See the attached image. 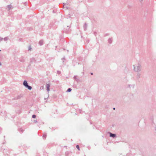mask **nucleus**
I'll use <instances>...</instances> for the list:
<instances>
[{"instance_id": "f257e3e1", "label": "nucleus", "mask_w": 156, "mask_h": 156, "mask_svg": "<svg viewBox=\"0 0 156 156\" xmlns=\"http://www.w3.org/2000/svg\"><path fill=\"white\" fill-rule=\"evenodd\" d=\"M134 70L137 73H139L141 70L142 66L141 64L138 63L136 66V68L135 67V66L133 65Z\"/></svg>"}, {"instance_id": "f03ea898", "label": "nucleus", "mask_w": 156, "mask_h": 156, "mask_svg": "<svg viewBox=\"0 0 156 156\" xmlns=\"http://www.w3.org/2000/svg\"><path fill=\"white\" fill-rule=\"evenodd\" d=\"M23 85L28 90H30L32 89V87L28 85L27 81L25 80L23 82Z\"/></svg>"}, {"instance_id": "7ed1b4c3", "label": "nucleus", "mask_w": 156, "mask_h": 156, "mask_svg": "<svg viewBox=\"0 0 156 156\" xmlns=\"http://www.w3.org/2000/svg\"><path fill=\"white\" fill-rule=\"evenodd\" d=\"M108 133L109 134V136L114 138L116 136V135L115 134L112 133L110 132H108Z\"/></svg>"}, {"instance_id": "20e7f679", "label": "nucleus", "mask_w": 156, "mask_h": 156, "mask_svg": "<svg viewBox=\"0 0 156 156\" xmlns=\"http://www.w3.org/2000/svg\"><path fill=\"white\" fill-rule=\"evenodd\" d=\"M47 90L48 91L50 90L49 87H50V84H47L46 85Z\"/></svg>"}, {"instance_id": "39448f33", "label": "nucleus", "mask_w": 156, "mask_h": 156, "mask_svg": "<svg viewBox=\"0 0 156 156\" xmlns=\"http://www.w3.org/2000/svg\"><path fill=\"white\" fill-rule=\"evenodd\" d=\"M30 62L32 63L33 62H35L36 60L34 58H32L30 59Z\"/></svg>"}, {"instance_id": "423d86ee", "label": "nucleus", "mask_w": 156, "mask_h": 156, "mask_svg": "<svg viewBox=\"0 0 156 156\" xmlns=\"http://www.w3.org/2000/svg\"><path fill=\"white\" fill-rule=\"evenodd\" d=\"M87 24L86 23H85L83 27L84 30L85 31L87 30Z\"/></svg>"}, {"instance_id": "0eeeda50", "label": "nucleus", "mask_w": 156, "mask_h": 156, "mask_svg": "<svg viewBox=\"0 0 156 156\" xmlns=\"http://www.w3.org/2000/svg\"><path fill=\"white\" fill-rule=\"evenodd\" d=\"M141 74L139 73H138L136 75V78L139 79L140 77Z\"/></svg>"}, {"instance_id": "6e6552de", "label": "nucleus", "mask_w": 156, "mask_h": 156, "mask_svg": "<svg viewBox=\"0 0 156 156\" xmlns=\"http://www.w3.org/2000/svg\"><path fill=\"white\" fill-rule=\"evenodd\" d=\"M108 41L109 43L110 44H111L112 42V38H109L108 39Z\"/></svg>"}, {"instance_id": "1a4fd4ad", "label": "nucleus", "mask_w": 156, "mask_h": 156, "mask_svg": "<svg viewBox=\"0 0 156 156\" xmlns=\"http://www.w3.org/2000/svg\"><path fill=\"white\" fill-rule=\"evenodd\" d=\"M22 97V96L21 95H18L15 98V99H19L20 98Z\"/></svg>"}, {"instance_id": "9d476101", "label": "nucleus", "mask_w": 156, "mask_h": 156, "mask_svg": "<svg viewBox=\"0 0 156 156\" xmlns=\"http://www.w3.org/2000/svg\"><path fill=\"white\" fill-rule=\"evenodd\" d=\"M43 41L42 40H41L39 41V43L40 45H42L43 44Z\"/></svg>"}, {"instance_id": "9b49d317", "label": "nucleus", "mask_w": 156, "mask_h": 156, "mask_svg": "<svg viewBox=\"0 0 156 156\" xmlns=\"http://www.w3.org/2000/svg\"><path fill=\"white\" fill-rule=\"evenodd\" d=\"M72 153L71 152H66V155H70Z\"/></svg>"}, {"instance_id": "f8f14e48", "label": "nucleus", "mask_w": 156, "mask_h": 156, "mask_svg": "<svg viewBox=\"0 0 156 156\" xmlns=\"http://www.w3.org/2000/svg\"><path fill=\"white\" fill-rule=\"evenodd\" d=\"M12 5H8L7 6V8L9 10H10L11 8Z\"/></svg>"}, {"instance_id": "ddd939ff", "label": "nucleus", "mask_w": 156, "mask_h": 156, "mask_svg": "<svg viewBox=\"0 0 156 156\" xmlns=\"http://www.w3.org/2000/svg\"><path fill=\"white\" fill-rule=\"evenodd\" d=\"M47 135L46 134H44L43 136V138L44 139H45Z\"/></svg>"}, {"instance_id": "4468645a", "label": "nucleus", "mask_w": 156, "mask_h": 156, "mask_svg": "<svg viewBox=\"0 0 156 156\" xmlns=\"http://www.w3.org/2000/svg\"><path fill=\"white\" fill-rule=\"evenodd\" d=\"M19 131L21 133H22L23 131V130L22 128H20Z\"/></svg>"}, {"instance_id": "2eb2a0df", "label": "nucleus", "mask_w": 156, "mask_h": 156, "mask_svg": "<svg viewBox=\"0 0 156 156\" xmlns=\"http://www.w3.org/2000/svg\"><path fill=\"white\" fill-rule=\"evenodd\" d=\"M72 89L70 88H69L67 90V92H69L71 91Z\"/></svg>"}, {"instance_id": "dca6fc26", "label": "nucleus", "mask_w": 156, "mask_h": 156, "mask_svg": "<svg viewBox=\"0 0 156 156\" xmlns=\"http://www.w3.org/2000/svg\"><path fill=\"white\" fill-rule=\"evenodd\" d=\"M9 38L7 37H5L4 38V40L5 41H7L8 39Z\"/></svg>"}, {"instance_id": "f3484780", "label": "nucleus", "mask_w": 156, "mask_h": 156, "mask_svg": "<svg viewBox=\"0 0 156 156\" xmlns=\"http://www.w3.org/2000/svg\"><path fill=\"white\" fill-rule=\"evenodd\" d=\"M128 87H130V86H132L133 87V88H134V86H135V85H130L129 84L128 85Z\"/></svg>"}, {"instance_id": "a211bd4d", "label": "nucleus", "mask_w": 156, "mask_h": 156, "mask_svg": "<svg viewBox=\"0 0 156 156\" xmlns=\"http://www.w3.org/2000/svg\"><path fill=\"white\" fill-rule=\"evenodd\" d=\"M76 147L79 151L80 150V147L79 145H77L76 146Z\"/></svg>"}, {"instance_id": "6ab92c4d", "label": "nucleus", "mask_w": 156, "mask_h": 156, "mask_svg": "<svg viewBox=\"0 0 156 156\" xmlns=\"http://www.w3.org/2000/svg\"><path fill=\"white\" fill-rule=\"evenodd\" d=\"M36 117V115H32V117L33 118H35Z\"/></svg>"}, {"instance_id": "aec40b11", "label": "nucleus", "mask_w": 156, "mask_h": 156, "mask_svg": "<svg viewBox=\"0 0 156 156\" xmlns=\"http://www.w3.org/2000/svg\"><path fill=\"white\" fill-rule=\"evenodd\" d=\"M57 73L58 74H59L61 73V72L60 71H57Z\"/></svg>"}, {"instance_id": "412c9836", "label": "nucleus", "mask_w": 156, "mask_h": 156, "mask_svg": "<svg viewBox=\"0 0 156 156\" xmlns=\"http://www.w3.org/2000/svg\"><path fill=\"white\" fill-rule=\"evenodd\" d=\"M74 79H75V80H76V79H77V78H76V76H74Z\"/></svg>"}, {"instance_id": "4be33fe9", "label": "nucleus", "mask_w": 156, "mask_h": 156, "mask_svg": "<svg viewBox=\"0 0 156 156\" xmlns=\"http://www.w3.org/2000/svg\"><path fill=\"white\" fill-rule=\"evenodd\" d=\"M3 38L0 37V41H2L3 40Z\"/></svg>"}, {"instance_id": "5701e85b", "label": "nucleus", "mask_w": 156, "mask_h": 156, "mask_svg": "<svg viewBox=\"0 0 156 156\" xmlns=\"http://www.w3.org/2000/svg\"><path fill=\"white\" fill-rule=\"evenodd\" d=\"M20 61L21 62H23L24 60H20Z\"/></svg>"}, {"instance_id": "b1692460", "label": "nucleus", "mask_w": 156, "mask_h": 156, "mask_svg": "<svg viewBox=\"0 0 156 156\" xmlns=\"http://www.w3.org/2000/svg\"><path fill=\"white\" fill-rule=\"evenodd\" d=\"M67 8V7H66V5H63V8Z\"/></svg>"}, {"instance_id": "393cba45", "label": "nucleus", "mask_w": 156, "mask_h": 156, "mask_svg": "<svg viewBox=\"0 0 156 156\" xmlns=\"http://www.w3.org/2000/svg\"><path fill=\"white\" fill-rule=\"evenodd\" d=\"M62 60H65V58H64H64H62Z\"/></svg>"}, {"instance_id": "a878e982", "label": "nucleus", "mask_w": 156, "mask_h": 156, "mask_svg": "<svg viewBox=\"0 0 156 156\" xmlns=\"http://www.w3.org/2000/svg\"><path fill=\"white\" fill-rule=\"evenodd\" d=\"M37 122V120H35V121H34V122H35H35Z\"/></svg>"}, {"instance_id": "bb28decb", "label": "nucleus", "mask_w": 156, "mask_h": 156, "mask_svg": "<svg viewBox=\"0 0 156 156\" xmlns=\"http://www.w3.org/2000/svg\"><path fill=\"white\" fill-rule=\"evenodd\" d=\"M30 49H31V48H30L29 49V50H30Z\"/></svg>"}, {"instance_id": "cd10ccee", "label": "nucleus", "mask_w": 156, "mask_h": 156, "mask_svg": "<svg viewBox=\"0 0 156 156\" xmlns=\"http://www.w3.org/2000/svg\"><path fill=\"white\" fill-rule=\"evenodd\" d=\"M90 74H91V75H93V73H90Z\"/></svg>"}, {"instance_id": "c85d7f7f", "label": "nucleus", "mask_w": 156, "mask_h": 156, "mask_svg": "<svg viewBox=\"0 0 156 156\" xmlns=\"http://www.w3.org/2000/svg\"><path fill=\"white\" fill-rule=\"evenodd\" d=\"M2 65V64L1 62H0V66Z\"/></svg>"}, {"instance_id": "c756f323", "label": "nucleus", "mask_w": 156, "mask_h": 156, "mask_svg": "<svg viewBox=\"0 0 156 156\" xmlns=\"http://www.w3.org/2000/svg\"><path fill=\"white\" fill-rule=\"evenodd\" d=\"M113 109L114 110H115V108H113Z\"/></svg>"}, {"instance_id": "7c9ffc66", "label": "nucleus", "mask_w": 156, "mask_h": 156, "mask_svg": "<svg viewBox=\"0 0 156 156\" xmlns=\"http://www.w3.org/2000/svg\"><path fill=\"white\" fill-rule=\"evenodd\" d=\"M4 138H5V136H4Z\"/></svg>"}, {"instance_id": "2f4dec72", "label": "nucleus", "mask_w": 156, "mask_h": 156, "mask_svg": "<svg viewBox=\"0 0 156 156\" xmlns=\"http://www.w3.org/2000/svg\"><path fill=\"white\" fill-rule=\"evenodd\" d=\"M40 88H41V89L42 88V87H41Z\"/></svg>"}, {"instance_id": "473e14b6", "label": "nucleus", "mask_w": 156, "mask_h": 156, "mask_svg": "<svg viewBox=\"0 0 156 156\" xmlns=\"http://www.w3.org/2000/svg\"><path fill=\"white\" fill-rule=\"evenodd\" d=\"M40 88H41V89L42 88V87H41Z\"/></svg>"}]
</instances>
